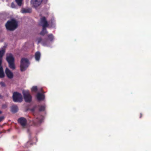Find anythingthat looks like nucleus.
Wrapping results in <instances>:
<instances>
[{
  "label": "nucleus",
  "instance_id": "nucleus-16",
  "mask_svg": "<svg viewBox=\"0 0 151 151\" xmlns=\"http://www.w3.org/2000/svg\"><path fill=\"white\" fill-rule=\"evenodd\" d=\"M8 63L9 64V67L10 68L13 70H14L15 69V67L14 62H11L10 63Z\"/></svg>",
  "mask_w": 151,
  "mask_h": 151
},
{
  "label": "nucleus",
  "instance_id": "nucleus-29",
  "mask_svg": "<svg viewBox=\"0 0 151 151\" xmlns=\"http://www.w3.org/2000/svg\"><path fill=\"white\" fill-rule=\"evenodd\" d=\"M140 115H140V118H141V116H142V114H140Z\"/></svg>",
  "mask_w": 151,
  "mask_h": 151
},
{
  "label": "nucleus",
  "instance_id": "nucleus-8",
  "mask_svg": "<svg viewBox=\"0 0 151 151\" xmlns=\"http://www.w3.org/2000/svg\"><path fill=\"white\" fill-rule=\"evenodd\" d=\"M6 60L8 63L14 62V58L11 53L6 54Z\"/></svg>",
  "mask_w": 151,
  "mask_h": 151
},
{
  "label": "nucleus",
  "instance_id": "nucleus-10",
  "mask_svg": "<svg viewBox=\"0 0 151 151\" xmlns=\"http://www.w3.org/2000/svg\"><path fill=\"white\" fill-rule=\"evenodd\" d=\"M5 73L7 77L9 78H12L13 76V74L8 68H6L5 70Z\"/></svg>",
  "mask_w": 151,
  "mask_h": 151
},
{
  "label": "nucleus",
  "instance_id": "nucleus-26",
  "mask_svg": "<svg viewBox=\"0 0 151 151\" xmlns=\"http://www.w3.org/2000/svg\"><path fill=\"white\" fill-rule=\"evenodd\" d=\"M4 119V117L3 116L0 117V122L1 121Z\"/></svg>",
  "mask_w": 151,
  "mask_h": 151
},
{
  "label": "nucleus",
  "instance_id": "nucleus-28",
  "mask_svg": "<svg viewBox=\"0 0 151 151\" xmlns=\"http://www.w3.org/2000/svg\"><path fill=\"white\" fill-rule=\"evenodd\" d=\"M2 98V96H1L0 94V98Z\"/></svg>",
  "mask_w": 151,
  "mask_h": 151
},
{
  "label": "nucleus",
  "instance_id": "nucleus-24",
  "mask_svg": "<svg viewBox=\"0 0 151 151\" xmlns=\"http://www.w3.org/2000/svg\"><path fill=\"white\" fill-rule=\"evenodd\" d=\"M42 41V39L41 38H40L38 39V43Z\"/></svg>",
  "mask_w": 151,
  "mask_h": 151
},
{
  "label": "nucleus",
  "instance_id": "nucleus-22",
  "mask_svg": "<svg viewBox=\"0 0 151 151\" xmlns=\"http://www.w3.org/2000/svg\"><path fill=\"white\" fill-rule=\"evenodd\" d=\"M31 90L32 91L36 92L37 90V88L36 86H34L31 88Z\"/></svg>",
  "mask_w": 151,
  "mask_h": 151
},
{
  "label": "nucleus",
  "instance_id": "nucleus-4",
  "mask_svg": "<svg viewBox=\"0 0 151 151\" xmlns=\"http://www.w3.org/2000/svg\"><path fill=\"white\" fill-rule=\"evenodd\" d=\"M13 98L15 102H21L22 100V96L21 94L17 92H14L13 93Z\"/></svg>",
  "mask_w": 151,
  "mask_h": 151
},
{
  "label": "nucleus",
  "instance_id": "nucleus-15",
  "mask_svg": "<svg viewBox=\"0 0 151 151\" xmlns=\"http://www.w3.org/2000/svg\"><path fill=\"white\" fill-rule=\"evenodd\" d=\"M21 12L22 13H29L31 12V10L30 9H22Z\"/></svg>",
  "mask_w": 151,
  "mask_h": 151
},
{
  "label": "nucleus",
  "instance_id": "nucleus-25",
  "mask_svg": "<svg viewBox=\"0 0 151 151\" xmlns=\"http://www.w3.org/2000/svg\"><path fill=\"white\" fill-rule=\"evenodd\" d=\"M0 84L2 86H5V84L3 82H1L0 83Z\"/></svg>",
  "mask_w": 151,
  "mask_h": 151
},
{
  "label": "nucleus",
  "instance_id": "nucleus-18",
  "mask_svg": "<svg viewBox=\"0 0 151 151\" xmlns=\"http://www.w3.org/2000/svg\"><path fill=\"white\" fill-rule=\"evenodd\" d=\"M49 43V41L47 39L43 40L42 42V45L44 46H47L48 44Z\"/></svg>",
  "mask_w": 151,
  "mask_h": 151
},
{
  "label": "nucleus",
  "instance_id": "nucleus-30",
  "mask_svg": "<svg viewBox=\"0 0 151 151\" xmlns=\"http://www.w3.org/2000/svg\"><path fill=\"white\" fill-rule=\"evenodd\" d=\"M1 111H0V114H1Z\"/></svg>",
  "mask_w": 151,
  "mask_h": 151
},
{
  "label": "nucleus",
  "instance_id": "nucleus-5",
  "mask_svg": "<svg viewBox=\"0 0 151 151\" xmlns=\"http://www.w3.org/2000/svg\"><path fill=\"white\" fill-rule=\"evenodd\" d=\"M23 94L25 101L27 102H29L32 99V96L28 91H23Z\"/></svg>",
  "mask_w": 151,
  "mask_h": 151
},
{
  "label": "nucleus",
  "instance_id": "nucleus-23",
  "mask_svg": "<svg viewBox=\"0 0 151 151\" xmlns=\"http://www.w3.org/2000/svg\"><path fill=\"white\" fill-rule=\"evenodd\" d=\"M15 5L14 4V3L13 2L11 4V7L12 8H15Z\"/></svg>",
  "mask_w": 151,
  "mask_h": 151
},
{
  "label": "nucleus",
  "instance_id": "nucleus-2",
  "mask_svg": "<svg viewBox=\"0 0 151 151\" xmlns=\"http://www.w3.org/2000/svg\"><path fill=\"white\" fill-rule=\"evenodd\" d=\"M29 63L28 60L25 58H22L21 61L20 70L22 71H23L26 70L28 67Z\"/></svg>",
  "mask_w": 151,
  "mask_h": 151
},
{
  "label": "nucleus",
  "instance_id": "nucleus-27",
  "mask_svg": "<svg viewBox=\"0 0 151 151\" xmlns=\"http://www.w3.org/2000/svg\"><path fill=\"white\" fill-rule=\"evenodd\" d=\"M35 107H34L33 108L31 109V111L32 112L34 111H35Z\"/></svg>",
  "mask_w": 151,
  "mask_h": 151
},
{
  "label": "nucleus",
  "instance_id": "nucleus-31",
  "mask_svg": "<svg viewBox=\"0 0 151 151\" xmlns=\"http://www.w3.org/2000/svg\"><path fill=\"white\" fill-rule=\"evenodd\" d=\"M27 143H28V144H29V142H27Z\"/></svg>",
  "mask_w": 151,
  "mask_h": 151
},
{
  "label": "nucleus",
  "instance_id": "nucleus-21",
  "mask_svg": "<svg viewBox=\"0 0 151 151\" xmlns=\"http://www.w3.org/2000/svg\"><path fill=\"white\" fill-rule=\"evenodd\" d=\"M45 106H41L39 109L40 111H44L45 110Z\"/></svg>",
  "mask_w": 151,
  "mask_h": 151
},
{
  "label": "nucleus",
  "instance_id": "nucleus-9",
  "mask_svg": "<svg viewBox=\"0 0 151 151\" xmlns=\"http://www.w3.org/2000/svg\"><path fill=\"white\" fill-rule=\"evenodd\" d=\"M18 122L20 123L21 126L24 127L27 123V120L26 119L23 117H21L18 120Z\"/></svg>",
  "mask_w": 151,
  "mask_h": 151
},
{
  "label": "nucleus",
  "instance_id": "nucleus-14",
  "mask_svg": "<svg viewBox=\"0 0 151 151\" xmlns=\"http://www.w3.org/2000/svg\"><path fill=\"white\" fill-rule=\"evenodd\" d=\"M18 110V107L16 105H13L11 107V111L13 113H15Z\"/></svg>",
  "mask_w": 151,
  "mask_h": 151
},
{
  "label": "nucleus",
  "instance_id": "nucleus-3",
  "mask_svg": "<svg viewBox=\"0 0 151 151\" xmlns=\"http://www.w3.org/2000/svg\"><path fill=\"white\" fill-rule=\"evenodd\" d=\"M5 50L2 49L0 50V78H2L4 77V74L1 64L2 62V57L5 53Z\"/></svg>",
  "mask_w": 151,
  "mask_h": 151
},
{
  "label": "nucleus",
  "instance_id": "nucleus-19",
  "mask_svg": "<svg viewBox=\"0 0 151 151\" xmlns=\"http://www.w3.org/2000/svg\"><path fill=\"white\" fill-rule=\"evenodd\" d=\"M15 1L19 6L21 5L22 0H15Z\"/></svg>",
  "mask_w": 151,
  "mask_h": 151
},
{
  "label": "nucleus",
  "instance_id": "nucleus-17",
  "mask_svg": "<svg viewBox=\"0 0 151 151\" xmlns=\"http://www.w3.org/2000/svg\"><path fill=\"white\" fill-rule=\"evenodd\" d=\"M42 30L40 34L42 35H44L45 34L47 33V32L46 31V27H42Z\"/></svg>",
  "mask_w": 151,
  "mask_h": 151
},
{
  "label": "nucleus",
  "instance_id": "nucleus-6",
  "mask_svg": "<svg viewBox=\"0 0 151 151\" xmlns=\"http://www.w3.org/2000/svg\"><path fill=\"white\" fill-rule=\"evenodd\" d=\"M42 0H31V4L35 8L39 6L41 4Z\"/></svg>",
  "mask_w": 151,
  "mask_h": 151
},
{
  "label": "nucleus",
  "instance_id": "nucleus-12",
  "mask_svg": "<svg viewBox=\"0 0 151 151\" xmlns=\"http://www.w3.org/2000/svg\"><path fill=\"white\" fill-rule=\"evenodd\" d=\"M36 118V121L37 122L41 123L42 122L44 119V117L40 115H38L37 116H35Z\"/></svg>",
  "mask_w": 151,
  "mask_h": 151
},
{
  "label": "nucleus",
  "instance_id": "nucleus-20",
  "mask_svg": "<svg viewBox=\"0 0 151 151\" xmlns=\"http://www.w3.org/2000/svg\"><path fill=\"white\" fill-rule=\"evenodd\" d=\"M48 38L50 41H52L53 39V35L52 34H50L48 35Z\"/></svg>",
  "mask_w": 151,
  "mask_h": 151
},
{
  "label": "nucleus",
  "instance_id": "nucleus-13",
  "mask_svg": "<svg viewBox=\"0 0 151 151\" xmlns=\"http://www.w3.org/2000/svg\"><path fill=\"white\" fill-rule=\"evenodd\" d=\"M41 56V54L40 52L37 51L35 54V58L36 61H39Z\"/></svg>",
  "mask_w": 151,
  "mask_h": 151
},
{
  "label": "nucleus",
  "instance_id": "nucleus-7",
  "mask_svg": "<svg viewBox=\"0 0 151 151\" xmlns=\"http://www.w3.org/2000/svg\"><path fill=\"white\" fill-rule=\"evenodd\" d=\"M40 24L42 27H46L48 26V24L45 17H43L41 18Z\"/></svg>",
  "mask_w": 151,
  "mask_h": 151
},
{
  "label": "nucleus",
  "instance_id": "nucleus-1",
  "mask_svg": "<svg viewBox=\"0 0 151 151\" xmlns=\"http://www.w3.org/2000/svg\"><path fill=\"white\" fill-rule=\"evenodd\" d=\"M5 26L8 30H13L16 29L17 27V23L14 19L8 21L6 23Z\"/></svg>",
  "mask_w": 151,
  "mask_h": 151
},
{
  "label": "nucleus",
  "instance_id": "nucleus-11",
  "mask_svg": "<svg viewBox=\"0 0 151 151\" xmlns=\"http://www.w3.org/2000/svg\"><path fill=\"white\" fill-rule=\"evenodd\" d=\"M36 97L37 99L39 101H42L45 99L44 95L39 93L37 94Z\"/></svg>",
  "mask_w": 151,
  "mask_h": 151
}]
</instances>
